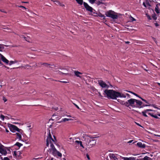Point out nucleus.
<instances>
[{
  "label": "nucleus",
  "mask_w": 160,
  "mask_h": 160,
  "mask_svg": "<svg viewBox=\"0 0 160 160\" xmlns=\"http://www.w3.org/2000/svg\"><path fill=\"white\" fill-rule=\"evenodd\" d=\"M104 94L106 95L107 97L109 99H116L119 92L112 89H106L104 91Z\"/></svg>",
  "instance_id": "1"
},
{
  "label": "nucleus",
  "mask_w": 160,
  "mask_h": 160,
  "mask_svg": "<svg viewBox=\"0 0 160 160\" xmlns=\"http://www.w3.org/2000/svg\"><path fill=\"white\" fill-rule=\"evenodd\" d=\"M8 127L9 128L10 131L12 132H14L15 131H17L20 132L21 134L23 133V131L21 129H19L16 126L12 124H9Z\"/></svg>",
  "instance_id": "2"
},
{
  "label": "nucleus",
  "mask_w": 160,
  "mask_h": 160,
  "mask_svg": "<svg viewBox=\"0 0 160 160\" xmlns=\"http://www.w3.org/2000/svg\"><path fill=\"white\" fill-rule=\"evenodd\" d=\"M96 141L92 138L88 137L86 139V144L88 146V148H91L96 143Z\"/></svg>",
  "instance_id": "3"
},
{
  "label": "nucleus",
  "mask_w": 160,
  "mask_h": 160,
  "mask_svg": "<svg viewBox=\"0 0 160 160\" xmlns=\"http://www.w3.org/2000/svg\"><path fill=\"white\" fill-rule=\"evenodd\" d=\"M135 100L136 99H135L131 98L125 102L124 103V105L128 107L131 106L132 108H135Z\"/></svg>",
  "instance_id": "4"
},
{
  "label": "nucleus",
  "mask_w": 160,
  "mask_h": 160,
  "mask_svg": "<svg viewBox=\"0 0 160 160\" xmlns=\"http://www.w3.org/2000/svg\"><path fill=\"white\" fill-rule=\"evenodd\" d=\"M105 15L107 17L112 18L113 19H117L118 18V15L115 14V12L112 10H109L106 12Z\"/></svg>",
  "instance_id": "5"
},
{
  "label": "nucleus",
  "mask_w": 160,
  "mask_h": 160,
  "mask_svg": "<svg viewBox=\"0 0 160 160\" xmlns=\"http://www.w3.org/2000/svg\"><path fill=\"white\" fill-rule=\"evenodd\" d=\"M83 5L87 11L91 12H93L94 14L96 13L95 12H93V11H95V10L90 6L87 3L84 2Z\"/></svg>",
  "instance_id": "6"
},
{
  "label": "nucleus",
  "mask_w": 160,
  "mask_h": 160,
  "mask_svg": "<svg viewBox=\"0 0 160 160\" xmlns=\"http://www.w3.org/2000/svg\"><path fill=\"white\" fill-rule=\"evenodd\" d=\"M53 142H55L54 140L52 138V135L50 133H49L48 136L46 139V146L47 147H48L49 145V142L51 144L52 141Z\"/></svg>",
  "instance_id": "7"
},
{
  "label": "nucleus",
  "mask_w": 160,
  "mask_h": 160,
  "mask_svg": "<svg viewBox=\"0 0 160 160\" xmlns=\"http://www.w3.org/2000/svg\"><path fill=\"white\" fill-rule=\"evenodd\" d=\"M142 102L140 100L136 99L135 103V108H142Z\"/></svg>",
  "instance_id": "8"
},
{
  "label": "nucleus",
  "mask_w": 160,
  "mask_h": 160,
  "mask_svg": "<svg viewBox=\"0 0 160 160\" xmlns=\"http://www.w3.org/2000/svg\"><path fill=\"white\" fill-rule=\"evenodd\" d=\"M0 153L4 155H6L7 153L6 149L4 148L3 146L2 145H0Z\"/></svg>",
  "instance_id": "9"
},
{
  "label": "nucleus",
  "mask_w": 160,
  "mask_h": 160,
  "mask_svg": "<svg viewBox=\"0 0 160 160\" xmlns=\"http://www.w3.org/2000/svg\"><path fill=\"white\" fill-rule=\"evenodd\" d=\"M99 84L102 88H108L109 86L102 81H100L98 82Z\"/></svg>",
  "instance_id": "10"
},
{
  "label": "nucleus",
  "mask_w": 160,
  "mask_h": 160,
  "mask_svg": "<svg viewBox=\"0 0 160 160\" xmlns=\"http://www.w3.org/2000/svg\"><path fill=\"white\" fill-rule=\"evenodd\" d=\"M109 156L111 160H117L118 158L116 156V155L113 153H111L109 155Z\"/></svg>",
  "instance_id": "11"
},
{
  "label": "nucleus",
  "mask_w": 160,
  "mask_h": 160,
  "mask_svg": "<svg viewBox=\"0 0 160 160\" xmlns=\"http://www.w3.org/2000/svg\"><path fill=\"white\" fill-rule=\"evenodd\" d=\"M22 134L23 133L21 134L20 132H18L14 134L16 135V138H17L19 140L23 141L22 140V137L21 136V134Z\"/></svg>",
  "instance_id": "12"
},
{
  "label": "nucleus",
  "mask_w": 160,
  "mask_h": 160,
  "mask_svg": "<svg viewBox=\"0 0 160 160\" xmlns=\"http://www.w3.org/2000/svg\"><path fill=\"white\" fill-rule=\"evenodd\" d=\"M137 145L139 147L142 148H145L146 147V145L145 144H142V142H139L137 144Z\"/></svg>",
  "instance_id": "13"
},
{
  "label": "nucleus",
  "mask_w": 160,
  "mask_h": 160,
  "mask_svg": "<svg viewBox=\"0 0 160 160\" xmlns=\"http://www.w3.org/2000/svg\"><path fill=\"white\" fill-rule=\"evenodd\" d=\"M74 72L75 75L77 77L81 78V76L80 75L82 74V73L78 71H74Z\"/></svg>",
  "instance_id": "14"
},
{
  "label": "nucleus",
  "mask_w": 160,
  "mask_h": 160,
  "mask_svg": "<svg viewBox=\"0 0 160 160\" xmlns=\"http://www.w3.org/2000/svg\"><path fill=\"white\" fill-rule=\"evenodd\" d=\"M2 60L4 62L8 64L9 63V61L7 59L2 55L1 57Z\"/></svg>",
  "instance_id": "15"
},
{
  "label": "nucleus",
  "mask_w": 160,
  "mask_h": 160,
  "mask_svg": "<svg viewBox=\"0 0 160 160\" xmlns=\"http://www.w3.org/2000/svg\"><path fill=\"white\" fill-rule=\"evenodd\" d=\"M38 65H39V67H41V65H44L45 66H46V67H48V66L50 65V64H48V63H42V62H39V63H38Z\"/></svg>",
  "instance_id": "16"
},
{
  "label": "nucleus",
  "mask_w": 160,
  "mask_h": 160,
  "mask_svg": "<svg viewBox=\"0 0 160 160\" xmlns=\"http://www.w3.org/2000/svg\"><path fill=\"white\" fill-rule=\"evenodd\" d=\"M152 111L151 109H146L145 111H143L142 113L143 116L145 117H147L148 116L146 114V112Z\"/></svg>",
  "instance_id": "17"
},
{
  "label": "nucleus",
  "mask_w": 160,
  "mask_h": 160,
  "mask_svg": "<svg viewBox=\"0 0 160 160\" xmlns=\"http://www.w3.org/2000/svg\"><path fill=\"white\" fill-rule=\"evenodd\" d=\"M158 5H160V3H159V4H157L156 5V7L155 8V11L157 13H159V8H158Z\"/></svg>",
  "instance_id": "18"
},
{
  "label": "nucleus",
  "mask_w": 160,
  "mask_h": 160,
  "mask_svg": "<svg viewBox=\"0 0 160 160\" xmlns=\"http://www.w3.org/2000/svg\"><path fill=\"white\" fill-rule=\"evenodd\" d=\"M122 159L124 160H132V157L127 158L120 156Z\"/></svg>",
  "instance_id": "19"
},
{
  "label": "nucleus",
  "mask_w": 160,
  "mask_h": 160,
  "mask_svg": "<svg viewBox=\"0 0 160 160\" xmlns=\"http://www.w3.org/2000/svg\"><path fill=\"white\" fill-rule=\"evenodd\" d=\"M119 94L118 95V97H120V98H126V95L125 94H121L120 92H119Z\"/></svg>",
  "instance_id": "20"
},
{
  "label": "nucleus",
  "mask_w": 160,
  "mask_h": 160,
  "mask_svg": "<svg viewBox=\"0 0 160 160\" xmlns=\"http://www.w3.org/2000/svg\"><path fill=\"white\" fill-rule=\"evenodd\" d=\"M75 142L78 144H79L81 147H82L83 148H84V147L82 145V142L81 141H79L78 140H76L75 141Z\"/></svg>",
  "instance_id": "21"
},
{
  "label": "nucleus",
  "mask_w": 160,
  "mask_h": 160,
  "mask_svg": "<svg viewBox=\"0 0 160 160\" xmlns=\"http://www.w3.org/2000/svg\"><path fill=\"white\" fill-rule=\"evenodd\" d=\"M77 2V3L80 4V5H82L83 3V0H75Z\"/></svg>",
  "instance_id": "22"
},
{
  "label": "nucleus",
  "mask_w": 160,
  "mask_h": 160,
  "mask_svg": "<svg viewBox=\"0 0 160 160\" xmlns=\"http://www.w3.org/2000/svg\"><path fill=\"white\" fill-rule=\"evenodd\" d=\"M58 152V151L55 148L54 150H52V154L54 156H56Z\"/></svg>",
  "instance_id": "23"
},
{
  "label": "nucleus",
  "mask_w": 160,
  "mask_h": 160,
  "mask_svg": "<svg viewBox=\"0 0 160 160\" xmlns=\"http://www.w3.org/2000/svg\"><path fill=\"white\" fill-rule=\"evenodd\" d=\"M96 3L98 5H99L101 4H103L104 3L102 2V0H100V1H96Z\"/></svg>",
  "instance_id": "24"
},
{
  "label": "nucleus",
  "mask_w": 160,
  "mask_h": 160,
  "mask_svg": "<svg viewBox=\"0 0 160 160\" xmlns=\"http://www.w3.org/2000/svg\"><path fill=\"white\" fill-rule=\"evenodd\" d=\"M98 16H99L101 18H102L103 19H105V16L104 15L102 14L101 13H99L98 14Z\"/></svg>",
  "instance_id": "25"
},
{
  "label": "nucleus",
  "mask_w": 160,
  "mask_h": 160,
  "mask_svg": "<svg viewBox=\"0 0 160 160\" xmlns=\"http://www.w3.org/2000/svg\"><path fill=\"white\" fill-rule=\"evenodd\" d=\"M22 144L21 143L18 142H17L14 145V146H18L19 148L21 146H22Z\"/></svg>",
  "instance_id": "26"
},
{
  "label": "nucleus",
  "mask_w": 160,
  "mask_h": 160,
  "mask_svg": "<svg viewBox=\"0 0 160 160\" xmlns=\"http://www.w3.org/2000/svg\"><path fill=\"white\" fill-rule=\"evenodd\" d=\"M71 120V119L64 118L62 119V120L61 121H60V122H66L67 121H69Z\"/></svg>",
  "instance_id": "27"
},
{
  "label": "nucleus",
  "mask_w": 160,
  "mask_h": 160,
  "mask_svg": "<svg viewBox=\"0 0 160 160\" xmlns=\"http://www.w3.org/2000/svg\"><path fill=\"white\" fill-rule=\"evenodd\" d=\"M127 91L128 92H129L132 94L134 95L135 96L138 97L139 98H140V97H140L139 95H138L136 93H134V92H132V91Z\"/></svg>",
  "instance_id": "28"
},
{
  "label": "nucleus",
  "mask_w": 160,
  "mask_h": 160,
  "mask_svg": "<svg viewBox=\"0 0 160 160\" xmlns=\"http://www.w3.org/2000/svg\"><path fill=\"white\" fill-rule=\"evenodd\" d=\"M141 67L145 71H146L147 72L148 71V70L147 69H146V68H147V66L143 64L142 65H141Z\"/></svg>",
  "instance_id": "29"
},
{
  "label": "nucleus",
  "mask_w": 160,
  "mask_h": 160,
  "mask_svg": "<svg viewBox=\"0 0 160 160\" xmlns=\"http://www.w3.org/2000/svg\"><path fill=\"white\" fill-rule=\"evenodd\" d=\"M50 147L52 151L54 150L55 148H56L53 144L51 142V144H50Z\"/></svg>",
  "instance_id": "30"
},
{
  "label": "nucleus",
  "mask_w": 160,
  "mask_h": 160,
  "mask_svg": "<svg viewBox=\"0 0 160 160\" xmlns=\"http://www.w3.org/2000/svg\"><path fill=\"white\" fill-rule=\"evenodd\" d=\"M143 160H152V159L147 156H145L143 158Z\"/></svg>",
  "instance_id": "31"
},
{
  "label": "nucleus",
  "mask_w": 160,
  "mask_h": 160,
  "mask_svg": "<svg viewBox=\"0 0 160 160\" xmlns=\"http://www.w3.org/2000/svg\"><path fill=\"white\" fill-rule=\"evenodd\" d=\"M4 45L3 44H0V51H2V49H4Z\"/></svg>",
  "instance_id": "32"
},
{
  "label": "nucleus",
  "mask_w": 160,
  "mask_h": 160,
  "mask_svg": "<svg viewBox=\"0 0 160 160\" xmlns=\"http://www.w3.org/2000/svg\"><path fill=\"white\" fill-rule=\"evenodd\" d=\"M17 62V61H11L10 62H9V65H11L12 64L15 63H16Z\"/></svg>",
  "instance_id": "33"
},
{
  "label": "nucleus",
  "mask_w": 160,
  "mask_h": 160,
  "mask_svg": "<svg viewBox=\"0 0 160 160\" xmlns=\"http://www.w3.org/2000/svg\"><path fill=\"white\" fill-rule=\"evenodd\" d=\"M23 68H27L28 69L29 68L31 67V66H29L28 65H25L23 66H22Z\"/></svg>",
  "instance_id": "34"
},
{
  "label": "nucleus",
  "mask_w": 160,
  "mask_h": 160,
  "mask_svg": "<svg viewBox=\"0 0 160 160\" xmlns=\"http://www.w3.org/2000/svg\"><path fill=\"white\" fill-rule=\"evenodd\" d=\"M152 18L154 20H156L157 19V17L156 16V15L154 13V15H153L152 16Z\"/></svg>",
  "instance_id": "35"
},
{
  "label": "nucleus",
  "mask_w": 160,
  "mask_h": 160,
  "mask_svg": "<svg viewBox=\"0 0 160 160\" xmlns=\"http://www.w3.org/2000/svg\"><path fill=\"white\" fill-rule=\"evenodd\" d=\"M88 1L90 3L93 4L95 2V1H96V0H88Z\"/></svg>",
  "instance_id": "36"
},
{
  "label": "nucleus",
  "mask_w": 160,
  "mask_h": 160,
  "mask_svg": "<svg viewBox=\"0 0 160 160\" xmlns=\"http://www.w3.org/2000/svg\"><path fill=\"white\" fill-rule=\"evenodd\" d=\"M140 98L142 101H143L144 102L146 103H148V102L147 100H145V99H143V98H142L141 97H140Z\"/></svg>",
  "instance_id": "37"
},
{
  "label": "nucleus",
  "mask_w": 160,
  "mask_h": 160,
  "mask_svg": "<svg viewBox=\"0 0 160 160\" xmlns=\"http://www.w3.org/2000/svg\"><path fill=\"white\" fill-rule=\"evenodd\" d=\"M148 114L152 116L153 117L155 118H158V116H157L156 115H153L152 114H151L150 113H149Z\"/></svg>",
  "instance_id": "38"
},
{
  "label": "nucleus",
  "mask_w": 160,
  "mask_h": 160,
  "mask_svg": "<svg viewBox=\"0 0 160 160\" xmlns=\"http://www.w3.org/2000/svg\"><path fill=\"white\" fill-rule=\"evenodd\" d=\"M58 156L59 157H61L62 156V154L60 152H59V151L58 152V153L57 154Z\"/></svg>",
  "instance_id": "39"
},
{
  "label": "nucleus",
  "mask_w": 160,
  "mask_h": 160,
  "mask_svg": "<svg viewBox=\"0 0 160 160\" xmlns=\"http://www.w3.org/2000/svg\"><path fill=\"white\" fill-rule=\"evenodd\" d=\"M17 6L19 8H24L25 9H27V8L25 7L22 6Z\"/></svg>",
  "instance_id": "40"
},
{
  "label": "nucleus",
  "mask_w": 160,
  "mask_h": 160,
  "mask_svg": "<svg viewBox=\"0 0 160 160\" xmlns=\"http://www.w3.org/2000/svg\"><path fill=\"white\" fill-rule=\"evenodd\" d=\"M0 118L3 121L4 120V115H1Z\"/></svg>",
  "instance_id": "41"
},
{
  "label": "nucleus",
  "mask_w": 160,
  "mask_h": 160,
  "mask_svg": "<svg viewBox=\"0 0 160 160\" xmlns=\"http://www.w3.org/2000/svg\"><path fill=\"white\" fill-rule=\"evenodd\" d=\"M148 106H150L149 105H147V104H143L142 105V108H143L145 107Z\"/></svg>",
  "instance_id": "42"
},
{
  "label": "nucleus",
  "mask_w": 160,
  "mask_h": 160,
  "mask_svg": "<svg viewBox=\"0 0 160 160\" xmlns=\"http://www.w3.org/2000/svg\"><path fill=\"white\" fill-rule=\"evenodd\" d=\"M2 99L3 100V101H4V102H6L7 101V99L4 96L3 97Z\"/></svg>",
  "instance_id": "43"
},
{
  "label": "nucleus",
  "mask_w": 160,
  "mask_h": 160,
  "mask_svg": "<svg viewBox=\"0 0 160 160\" xmlns=\"http://www.w3.org/2000/svg\"><path fill=\"white\" fill-rule=\"evenodd\" d=\"M17 152L16 151H14L13 153V155L16 156L17 155Z\"/></svg>",
  "instance_id": "44"
},
{
  "label": "nucleus",
  "mask_w": 160,
  "mask_h": 160,
  "mask_svg": "<svg viewBox=\"0 0 160 160\" xmlns=\"http://www.w3.org/2000/svg\"><path fill=\"white\" fill-rule=\"evenodd\" d=\"M73 104L75 106V107L78 109H80L79 107L76 104L74 103H73Z\"/></svg>",
  "instance_id": "45"
},
{
  "label": "nucleus",
  "mask_w": 160,
  "mask_h": 160,
  "mask_svg": "<svg viewBox=\"0 0 160 160\" xmlns=\"http://www.w3.org/2000/svg\"><path fill=\"white\" fill-rule=\"evenodd\" d=\"M24 39L27 41V42H29V39H28L26 37H23Z\"/></svg>",
  "instance_id": "46"
},
{
  "label": "nucleus",
  "mask_w": 160,
  "mask_h": 160,
  "mask_svg": "<svg viewBox=\"0 0 160 160\" xmlns=\"http://www.w3.org/2000/svg\"><path fill=\"white\" fill-rule=\"evenodd\" d=\"M3 160H10L8 157H5L3 158Z\"/></svg>",
  "instance_id": "47"
},
{
  "label": "nucleus",
  "mask_w": 160,
  "mask_h": 160,
  "mask_svg": "<svg viewBox=\"0 0 160 160\" xmlns=\"http://www.w3.org/2000/svg\"><path fill=\"white\" fill-rule=\"evenodd\" d=\"M58 82H62V83H67L68 82H66V81H58Z\"/></svg>",
  "instance_id": "48"
},
{
  "label": "nucleus",
  "mask_w": 160,
  "mask_h": 160,
  "mask_svg": "<svg viewBox=\"0 0 160 160\" xmlns=\"http://www.w3.org/2000/svg\"><path fill=\"white\" fill-rule=\"evenodd\" d=\"M147 18H148V19L149 20H151V19H152L151 17L149 15L147 16Z\"/></svg>",
  "instance_id": "49"
},
{
  "label": "nucleus",
  "mask_w": 160,
  "mask_h": 160,
  "mask_svg": "<svg viewBox=\"0 0 160 160\" xmlns=\"http://www.w3.org/2000/svg\"><path fill=\"white\" fill-rule=\"evenodd\" d=\"M146 3L148 6H151V5H150V3H149V2H148V1H147L146 2Z\"/></svg>",
  "instance_id": "50"
},
{
  "label": "nucleus",
  "mask_w": 160,
  "mask_h": 160,
  "mask_svg": "<svg viewBox=\"0 0 160 160\" xmlns=\"http://www.w3.org/2000/svg\"><path fill=\"white\" fill-rule=\"evenodd\" d=\"M86 157H87V158L88 160H90V157H89V155L88 154H86Z\"/></svg>",
  "instance_id": "51"
},
{
  "label": "nucleus",
  "mask_w": 160,
  "mask_h": 160,
  "mask_svg": "<svg viewBox=\"0 0 160 160\" xmlns=\"http://www.w3.org/2000/svg\"><path fill=\"white\" fill-rule=\"evenodd\" d=\"M135 123H136V124L137 125H138V126H140V127H142V126L141 125H140L139 123H137V122H135Z\"/></svg>",
  "instance_id": "52"
},
{
  "label": "nucleus",
  "mask_w": 160,
  "mask_h": 160,
  "mask_svg": "<svg viewBox=\"0 0 160 160\" xmlns=\"http://www.w3.org/2000/svg\"><path fill=\"white\" fill-rule=\"evenodd\" d=\"M0 11H1L2 12H4V13H6V12L5 11L3 10L0 9Z\"/></svg>",
  "instance_id": "53"
},
{
  "label": "nucleus",
  "mask_w": 160,
  "mask_h": 160,
  "mask_svg": "<svg viewBox=\"0 0 160 160\" xmlns=\"http://www.w3.org/2000/svg\"><path fill=\"white\" fill-rule=\"evenodd\" d=\"M154 24L156 27L159 26V24L157 22L155 23Z\"/></svg>",
  "instance_id": "54"
},
{
  "label": "nucleus",
  "mask_w": 160,
  "mask_h": 160,
  "mask_svg": "<svg viewBox=\"0 0 160 160\" xmlns=\"http://www.w3.org/2000/svg\"><path fill=\"white\" fill-rule=\"evenodd\" d=\"M131 18L132 19L131 20H132V21H136L135 19L134 18H133L131 17Z\"/></svg>",
  "instance_id": "55"
},
{
  "label": "nucleus",
  "mask_w": 160,
  "mask_h": 160,
  "mask_svg": "<svg viewBox=\"0 0 160 160\" xmlns=\"http://www.w3.org/2000/svg\"><path fill=\"white\" fill-rule=\"evenodd\" d=\"M143 5L146 8V3L145 2H143Z\"/></svg>",
  "instance_id": "56"
},
{
  "label": "nucleus",
  "mask_w": 160,
  "mask_h": 160,
  "mask_svg": "<svg viewBox=\"0 0 160 160\" xmlns=\"http://www.w3.org/2000/svg\"><path fill=\"white\" fill-rule=\"evenodd\" d=\"M133 141V140H130V141H128V143H131Z\"/></svg>",
  "instance_id": "57"
},
{
  "label": "nucleus",
  "mask_w": 160,
  "mask_h": 160,
  "mask_svg": "<svg viewBox=\"0 0 160 160\" xmlns=\"http://www.w3.org/2000/svg\"><path fill=\"white\" fill-rule=\"evenodd\" d=\"M126 95L127 96H128V97H129V98H130V95L129 94H128L127 93V94H126Z\"/></svg>",
  "instance_id": "58"
},
{
  "label": "nucleus",
  "mask_w": 160,
  "mask_h": 160,
  "mask_svg": "<svg viewBox=\"0 0 160 160\" xmlns=\"http://www.w3.org/2000/svg\"><path fill=\"white\" fill-rule=\"evenodd\" d=\"M0 159L2 160H3V158L2 157H1V155H0Z\"/></svg>",
  "instance_id": "59"
},
{
  "label": "nucleus",
  "mask_w": 160,
  "mask_h": 160,
  "mask_svg": "<svg viewBox=\"0 0 160 160\" xmlns=\"http://www.w3.org/2000/svg\"><path fill=\"white\" fill-rule=\"evenodd\" d=\"M0 159L2 160H3V158L2 157H1V155H0Z\"/></svg>",
  "instance_id": "60"
},
{
  "label": "nucleus",
  "mask_w": 160,
  "mask_h": 160,
  "mask_svg": "<svg viewBox=\"0 0 160 160\" xmlns=\"http://www.w3.org/2000/svg\"><path fill=\"white\" fill-rule=\"evenodd\" d=\"M125 43H127V44H129L130 43V42L128 41H127V42H126Z\"/></svg>",
  "instance_id": "61"
},
{
  "label": "nucleus",
  "mask_w": 160,
  "mask_h": 160,
  "mask_svg": "<svg viewBox=\"0 0 160 160\" xmlns=\"http://www.w3.org/2000/svg\"><path fill=\"white\" fill-rule=\"evenodd\" d=\"M6 131L7 132H9V131L8 129H6Z\"/></svg>",
  "instance_id": "62"
},
{
  "label": "nucleus",
  "mask_w": 160,
  "mask_h": 160,
  "mask_svg": "<svg viewBox=\"0 0 160 160\" xmlns=\"http://www.w3.org/2000/svg\"><path fill=\"white\" fill-rule=\"evenodd\" d=\"M0 64H1L2 65H3L2 63L1 62V60H0Z\"/></svg>",
  "instance_id": "63"
},
{
  "label": "nucleus",
  "mask_w": 160,
  "mask_h": 160,
  "mask_svg": "<svg viewBox=\"0 0 160 160\" xmlns=\"http://www.w3.org/2000/svg\"><path fill=\"white\" fill-rule=\"evenodd\" d=\"M59 72H60L61 73H62V74H66V73H63V72H61L60 71H59Z\"/></svg>",
  "instance_id": "64"
}]
</instances>
